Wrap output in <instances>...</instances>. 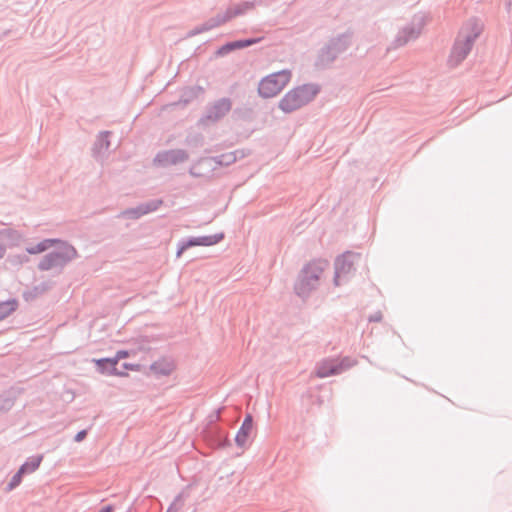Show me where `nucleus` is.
<instances>
[{"instance_id": "25", "label": "nucleus", "mask_w": 512, "mask_h": 512, "mask_svg": "<svg viewBox=\"0 0 512 512\" xmlns=\"http://www.w3.org/2000/svg\"><path fill=\"white\" fill-rule=\"evenodd\" d=\"M237 14H238V12H236V11L232 12L229 10L225 13V15L221 19L218 20L217 24L219 25V24L225 23L226 21H228L232 17L236 16Z\"/></svg>"}, {"instance_id": "16", "label": "nucleus", "mask_w": 512, "mask_h": 512, "mask_svg": "<svg viewBox=\"0 0 512 512\" xmlns=\"http://www.w3.org/2000/svg\"><path fill=\"white\" fill-rule=\"evenodd\" d=\"M18 307L16 299L0 302V321L11 315Z\"/></svg>"}, {"instance_id": "10", "label": "nucleus", "mask_w": 512, "mask_h": 512, "mask_svg": "<svg viewBox=\"0 0 512 512\" xmlns=\"http://www.w3.org/2000/svg\"><path fill=\"white\" fill-rule=\"evenodd\" d=\"M52 288L51 281H43L37 285H34L31 288L26 289L22 293V297L26 302H32L42 295H44L47 291Z\"/></svg>"}, {"instance_id": "4", "label": "nucleus", "mask_w": 512, "mask_h": 512, "mask_svg": "<svg viewBox=\"0 0 512 512\" xmlns=\"http://www.w3.org/2000/svg\"><path fill=\"white\" fill-rule=\"evenodd\" d=\"M291 78L289 70L272 73L260 81L258 92L264 98L275 97L289 84Z\"/></svg>"}, {"instance_id": "13", "label": "nucleus", "mask_w": 512, "mask_h": 512, "mask_svg": "<svg viewBox=\"0 0 512 512\" xmlns=\"http://www.w3.org/2000/svg\"><path fill=\"white\" fill-rule=\"evenodd\" d=\"M192 484H188L175 496L174 500L168 506L166 512H179L185 505V500L190 496Z\"/></svg>"}, {"instance_id": "27", "label": "nucleus", "mask_w": 512, "mask_h": 512, "mask_svg": "<svg viewBox=\"0 0 512 512\" xmlns=\"http://www.w3.org/2000/svg\"><path fill=\"white\" fill-rule=\"evenodd\" d=\"M178 382H179V381H178V377H177V376H174V377H173V381H172V383H168V384H166V382L162 380V382H161L162 390H164V389H169V388H171V387L175 386L176 384H178Z\"/></svg>"}, {"instance_id": "6", "label": "nucleus", "mask_w": 512, "mask_h": 512, "mask_svg": "<svg viewBox=\"0 0 512 512\" xmlns=\"http://www.w3.org/2000/svg\"><path fill=\"white\" fill-rule=\"evenodd\" d=\"M205 439L215 449H224L231 446L229 435L219 426H210L205 429Z\"/></svg>"}, {"instance_id": "19", "label": "nucleus", "mask_w": 512, "mask_h": 512, "mask_svg": "<svg viewBox=\"0 0 512 512\" xmlns=\"http://www.w3.org/2000/svg\"><path fill=\"white\" fill-rule=\"evenodd\" d=\"M176 362L171 357L162 356V378L168 377L176 370Z\"/></svg>"}, {"instance_id": "5", "label": "nucleus", "mask_w": 512, "mask_h": 512, "mask_svg": "<svg viewBox=\"0 0 512 512\" xmlns=\"http://www.w3.org/2000/svg\"><path fill=\"white\" fill-rule=\"evenodd\" d=\"M27 251L30 254L48 252L49 256H70L75 253L72 246L59 240H44Z\"/></svg>"}, {"instance_id": "8", "label": "nucleus", "mask_w": 512, "mask_h": 512, "mask_svg": "<svg viewBox=\"0 0 512 512\" xmlns=\"http://www.w3.org/2000/svg\"><path fill=\"white\" fill-rule=\"evenodd\" d=\"M353 268V261L351 258H335L334 262V277L333 283L335 286H340L346 276L351 272Z\"/></svg>"}, {"instance_id": "14", "label": "nucleus", "mask_w": 512, "mask_h": 512, "mask_svg": "<svg viewBox=\"0 0 512 512\" xmlns=\"http://www.w3.org/2000/svg\"><path fill=\"white\" fill-rule=\"evenodd\" d=\"M71 259L72 258H42L38 264V268L42 271L58 268L60 271Z\"/></svg>"}, {"instance_id": "1", "label": "nucleus", "mask_w": 512, "mask_h": 512, "mask_svg": "<svg viewBox=\"0 0 512 512\" xmlns=\"http://www.w3.org/2000/svg\"><path fill=\"white\" fill-rule=\"evenodd\" d=\"M321 258H312L299 271L293 285L294 293L303 301L307 300L311 293L320 286V278L324 271Z\"/></svg>"}, {"instance_id": "24", "label": "nucleus", "mask_w": 512, "mask_h": 512, "mask_svg": "<svg viewBox=\"0 0 512 512\" xmlns=\"http://www.w3.org/2000/svg\"><path fill=\"white\" fill-rule=\"evenodd\" d=\"M128 355H129L128 351H126V350H119V351H117L116 355L114 357H111V358L112 359H116V365H118L119 361L121 359H124V358L128 357Z\"/></svg>"}, {"instance_id": "31", "label": "nucleus", "mask_w": 512, "mask_h": 512, "mask_svg": "<svg viewBox=\"0 0 512 512\" xmlns=\"http://www.w3.org/2000/svg\"><path fill=\"white\" fill-rule=\"evenodd\" d=\"M121 366H122V368H123L124 370H126V369H128V368H130V367H131V365H130V364H128V363H123Z\"/></svg>"}, {"instance_id": "17", "label": "nucleus", "mask_w": 512, "mask_h": 512, "mask_svg": "<svg viewBox=\"0 0 512 512\" xmlns=\"http://www.w3.org/2000/svg\"><path fill=\"white\" fill-rule=\"evenodd\" d=\"M257 41L258 40H256V39H251V40H240V41L228 43L220 49V52L225 53V52H229V51H232L235 49L245 48V47H248L250 45L257 43Z\"/></svg>"}, {"instance_id": "7", "label": "nucleus", "mask_w": 512, "mask_h": 512, "mask_svg": "<svg viewBox=\"0 0 512 512\" xmlns=\"http://www.w3.org/2000/svg\"><path fill=\"white\" fill-rule=\"evenodd\" d=\"M254 424V419L252 414L247 413L244 416V419L235 435L234 441L237 447L239 448H245L247 441L249 439V436L252 432Z\"/></svg>"}, {"instance_id": "12", "label": "nucleus", "mask_w": 512, "mask_h": 512, "mask_svg": "<svg viewBox=\"0 0 512 512\" xmlns=\"http://www.w3.org/2000/svg\"><path fill=\"white\" fill-rule=\"evenodd\" d=\"M97 371L106 375H125L124 371L118 370L116 365V359L112 358H101L94 360Z\"/></svg>"}, {"instance_id": "20", "label": "nucleus", "mask_w": 512, "mask_h": 512, "mask_svg": "<svg viewBox=\"0 0 512 512\" xmlns=\"http://www.w3.org/2000/svg\"><path fill=\"white\" fill-rule=\"evenodd\" d=\"M25 474L24 472H21V469H19L11 478L10 482L7 484L6 490L11 491L14 488H16L22 480V476Z\"/></svg>"}, {"instance_id": "2", "label": "nucleus", "mask_w": 512, "mask_h": 512, "mask_svg": "<svg viewBox=\"0 0 512 512\" xmlns=\"http://www.w3.org/2000/svg\"><path fill=\"white\" fill-rule=\"evenodd\" d=\"M481 30V25L476 21H469L462 26L449 58L451 65H458L466 58Z\"/></svg>"}, {"instance_id": "3", "label": "nucleus", "mask_w": 512, "mask_h": 512, "mask_svg": "<svg viewBox=\"0 0 512 512\" xmlns=\"http://www.w3.org/2000/svg\"><path fill=\"white\" fill-rule=\"evenodd\" d=\"M316 85L306 84L287 92L279 102V107L284 112H292L309 103L318 94Z\"/></svg>"}, {"instance_id": "29", "label": "nucleus", "mask_w": 512, "mask_h": 512, "mask_svg": "<svg viewBox=\"0 0 512 512\" xmlns=\"http://www.w3.org/2000/svg\"><path fill=\"white\" fill-rule=\"evenodd\" d=\"M147 212H148V210H141L140 212L136 211V210H131V211H127L125 214L130 217H138L142 214H146Z\"/></svg>"}, {"instance_id": "9", "label": "nucleus", "mask_w": 512, "mask_h": 512, "mask_svg": "<svg viewBox=\"0 0 512 512\" xmlns=\"http://www.w3.org/2000/svg\"><path fill=\"white\" fill-rule=\"evenodd\" d=\"M231 107L232 103L230 99H220L210 106L207 112V118L209 120L216 121L225 116L231 110Z\"/></svg>"}, {"instance_id": "21", "label": "nucleus", "mask_w": 512, "mask_h": 512, "mask_svg": "<svg viewBox=\"0 0 512 512\" xmlns=\"http://www.w3.org/2000/svg\"><path fill=\"white\" fill-rule=\"evenodd\" d=\"M356 361L352 360L350 357H343L341 360L337 359V366L339 369V372L342 373L346 369L351 368Z\"/></svg>"}, {"instance_id": "28", "label": "nucleus", "mask_w": 512, "mask_h": 512, "mask_svg": "<svg viewBox=\"0 0 512 512\" xmlns=\"http://www.w3.org/2000/svg\"><path fill=\"white\" fill-rule=\"evenodd\" d=\"M218 241V239L212 240L210 237L203 238L200 242H197V245H212L215 244Z\"/></svg>"}, {"instance_id": "22", "label": "nucleus", "mask_w": 512, "mask_h": 512, "mask_svg": "<svg viewBox=\"0 0 512 512\" xmlns=\"http://www.w3.org/2000/svg\"><path fill=\"white\" fill-rule=\"evenodd\" d=\"M185 158H186V155L183 152L167 153L165 155V162L175 163L176 161H182Z\"/></svg>"}, {"instance_id": "26", "label": "nucleus", "mask_w": 512, "mask_h": 512, "mask_svg": "<svg viewBox=\"0 0 512 512\" xmlns=\"http://www.w3.org/2000/svg\"><path fill=\"white\" fill-rule=\"evenodd\" d=\"M87 433L88 431L86 429H83L81 431H79L75 436H74V441L75 442H81L83 441L86 436H87Z\"/></svg>"}, {"instance_id": "23", "label": "nucleus", "mask_w": 512, "mask_h": 512, "mask_svg": "<svg viewBox=\"0 0 512 512\" xmlns=\"http://www.w3.org/2000/svg\"><path fill=\"white\" fill-rule=\"evenodd\" d=\"M383 318V315L381 313V311H376L375 313L369 315L368 317V322L370 323H373V322H380Z\"/></svg>"}, {"instance_id": "30", "label": "nucleus", "mask_w": 512, "mask_h": 512, "mask_svg": "<svg viewBox=\"0 0 512 512\" xmlns=\"http://www.w3.org/2000/svg\"><path fill=\"white\" fill-rule=\"evenodd\" d=\"M113 511H114V506L107 505V506H104L99 512H113Z\"/></svg>"}, {"instance_id": "32", "label": "nucleus", "mask_w": 512, "mask_h": 512, "mask_svg": "<svg viewBox=\"0 0 512 512\" xmlns=\"http://www.w3.org/2000/svg\"><path fill=\"white\" fill-rule=\"evenodd\" d=\"M157 365H158V362H154V363L151 365V368H152V369H156V368H157Z\"/></svg>"}, {"instance_id": "15", "label": "nucleus", "mask_w": 512, "mask_h": 512, "mask_svg": "<svg viewBox=\"0 0 512 512\" xmlns=\"http://www.w3.org/2000/svg\"><path fill=\"white\" fill-rule=\"evenodd\" d=\"M42 460H43V456L42 455L31 456V457H29L25 461V463H23L20 466L19 469H21V472H24V473H32L36 469H38V467L40 466Z\"/></svg>"}, {"instance_id": "18", "label": "nucleus", "mask_w": 512, "mask_h": 512, "mask_svg": "<svg viewBox=\"0 0 512 512\" xmlns=\"http://www.w3.org/2000/svg\"><path fill=\"white\" fill-rule=\"evenodd\" d=\"M15 404V396L13 393H5L0 395V412L9 411Z\"/></svg>"}, {"instance_id": "11", "label": "nucleus", "mask_w": 512, "mask_h": 512, "mask_svg": "<svg viewBox=\"0 0 512 512\" xmlns=\"http://www.w3.org/2000/svg\"><path fill=\"white\" fill-rule=\"evenodd\" d=\"M338 374H340V372L337 366V359H323L317 365L316 375L319 378H326Z\"/></svg>"}]
</instances>
